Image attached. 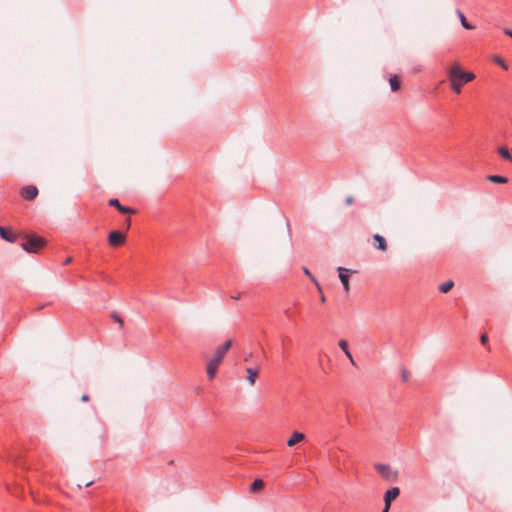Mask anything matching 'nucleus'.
Returning a JSON list of instances; mask_svg holds the SVG:
<instances>
[{
  "label": "nucleus",
  "mask_w": 512,
  "mask_h": 512,
  "mask_svg": "<svg viewBox=\"0 0 512 512\" xmlns=\"http://www.w3.org/2000/svg\"><path fill=\"white\" fill-rule=\"evenodd\" d=\"M488 180L493 183L504 184L507 183L508 179L500 175H489Z\"/></svg>",
  "instance_id": "dca6fc26"
},
{
  "label": "nucleus",
  "mask_w": 512,
  "mask_h": 512,
  "mask_svg": "<svg viewBox=\"0 0 512 512\" xmlns=\"http://www.w3.org/2000/svg\"><path fill=\"white\" fill-rule=\"evenodd\" d=\"M111 318L119 324L120 328L124 327V319L121 318L118 313H116V312L111 313Z\"/></svg>",
  "instance_id": "412c9836"
},
{
  "label": "nucleus",
  "mask_w": 512,
  "mask_h": 512,
  "mask_svg": "<svg viewBox=\"0 0 512 512\" xmlns=\"http://www.w3.org/2000/svg\"><path fill=\"white\" fill-rule=\"evenodd\" d=\"M246 372L248 374L247 376V381L248 383L253 386L256 382V379L258 377V374H259V369L258 368H247L246 369Z\"/></svg>",
  "instance_id": "f8f14e48"
},
{
  "label": "nucleus",
  "mask_w": 512,
  "mask_h": 512,
  "mask_svg": "<svg viewBox=\"0 0 512 512\" xmlns=\"http://www.w3.org/2000/svg\"><path fill=\"white\" fill-rule=\"evenodd\" d=\"M338 345H339L340 349L344 352L346 357L349 359L351 364L355 365L354 358H353V356H352V354H351V352L349 351V348H348L347 340H345V339L339 340Z\"/></svg>",
  "instance_id": "1a4fd4ad"
},
{
  "label": "nucleus",
  "mask_w": 512,
  "mask_h": 512,
  "mask_svg": "<svg viewBox=\"0 0 512 512\" xmlns=\"http://www.w3.org/2000/svg\"><path fill=\"white\" fill-rule=\"evenodd\" d=\"M71 262H72V258H71V257H68V258H66V259L64 260L63 264H64V265H68V264H70Z\"/></svg>",
  "instance_id": "a878e982"
},
{
  "label": "nucleus",
  "mask_w": 512,
  "mask_h": 512,
  "mask_svg": "<svg viewBox=\"0 0 512 512\" xmlns=\"http://www.w3.org/2000/svg\"><path fill=\"white\" fill-rule=\"evenodd\" d=\"M129 213H130V215H131V214H134V213H135V210H133L132 208H130Z\"/></svg>",
  "instance_id": "473e14b6"
},
{
  "label": "nucleus",
  "mask_w": 512,
  "mask_h": 512,
  "mask_svg": "<svg viewBox=\"0 0 512 512\" xmlns=\"http://www.w3.org/2000/svg\"><path fill=\"white\" fill-rule=\"evenodd\" d=\"M389 508H390V507H387V505H385V507H384V509H383V511H382V512H388V511H389Z\"/></svg>",
  "instance_id": "2f4dec72"
},
{
  "label": "nucleus",
  "mask_w": 512,
  "mask_h": 512,
  "mask_svg": "<svg viewBox=\"0 0 512 512\" xmlns=\"http://www.w3.org/2000/svg\"><path fill=\"white\" fill-rule=\"evenodd\" d=\"M498 153L503 159L512 162V155L506 147H500Z\"/></svg>",
  "instance_id": "f3484780"
},
{
  "label": "nucleus",
  "mask_w": 512,
  "mask_h": 512,
  "mask_svg": "<svg viewBox=\"0 0 512 512\" xmlns=\"http://www.w3.org/2000/svg\"><path fill=\"white\" fill-rule=\"evenodd\" d=\"M457 16L459 17V20L461 22V25L464 29L466 30H473L475 28V26H473L472 24H470L467 20H466V17L464 15V13L461 11V10H457Z\"/></svg>",
  "instance_id": "ddd939ff"
},
{
  "label": "nucleus",
  "mask_w": 512,
  "mask_h": 512,
  "mask_svg": "<svg viewBox=\"0 0 512 512\" xmlns=\"http://www.w3.org/2000/svg\"><path fill=\"white\" fill-rule=\"evenodd\" d=\"M109 205L116 207L123 214H128V206L121 205L118 199H110Z\"/></svg>",
  "instance_id": "2eb2a0df"
},
{
  "label": "nucleus",
  "mask_w": 512,
  "mask_h": 512,
  "mask_svg": "<svg viewBox=\"0 0 512 512\" xmlns=\"http://www.w3.org/2000/svg\"><path fill=\"white\" fill-rule=\"evenodd\" d=\"M373 239L375 240V242H377V245H376V248L381 250V251H386L387 250V243H386V240L383 236L379 235V234H375L373 236Z\"/></svg>",
  "instance_id": "4468645a"
},
{
  "label": "nucleus",
  "mask_w": 512,
  "mask_h": 512,
  "mask_svg": "<svg viewBox=\"0 0 512 512\" xmlns=\"http://www.w3.org/2000/svg\"><path fill=\"white\" fill-rule=\"evenodd\" d=\"M304 438H305V435L303 433L295 431V432H293L291 437L288 439L287 445L289 447H292L295 444H297V443L301 442L302 440H304Z\"/></svg>",
  "instance_id": "9d476101"
},
{
  "label": "nucleus",
  "mask_w": 512,
  "mask_h": 512,
  "mask_svg": "<svg viewBox=\"0 0 512 512\" xmlns=\"http://www.w3.org/2000/svg\"><path fill=\"white\" fill-rule=\"evenodd\" d=\"M264 486V482L263 480L261 479H256L252 482L251 486H250V490L252 492H256L258 490H260L262 487Z\"/></svg>",
  "instance_id": "6ab92c4d"
},
{
  "label": "nucleus",
  "mask_w": 512,
  "mask_h": 512,
  "mask_svg": "<svg viewBox=\"0 0 512 512\" xmlns=\"http://www.w3.org/2000/svg\"><path fill=\"white\" fill-rule=\"evenodd\" d=\"M480 342L483 344V345H486L487 342H488V336L486 333L482 334L481 337H480Z\"/></svg>",
  "instance_id": "5701e85b"
},
{
  "label": "nucleus",
  "mask_w": 512,
  "mask_h": 512,
  "mask_svg": "<svg viewBox=\"0 0 512 512\" xmlns=\"http://www.w3.org/2000/svg\"><path fill=\"white\" fill-rule=\"evenodd\" d=\"M399 494H400V490L398 487H393V488L387 490L384 495L385 505H387V507H390L391 502L394 499H396L399 496Z\"/></svg>",
  "instance_id": "6e6552de"
},
{
  "label": "nucleus",
  "mask_w": 512,
  "mask_h": 512,
  "mask_svg": "<svg viewBox=\"0 0 512 512\" xmlns=\"http://www.w3.org/2000/svg\"><path fill=\"white\" fill-rule=\"evenodd\" d=\"M447 78L452 91L456 94L462 92L463 86L476 78L471 71H465L458 63H454L447 70Z\"/></svg>",
  "instance_id": "f257e3e1"
},
{
  "label": "nucleus",
  "mask_w": 512,
  "mask_h": 512,
  "mask_svg": "<svg viewBox=\"0 0 512 512\" xmlns=\"http://www.w3.org/2000/svg\"><path fill=\"white\" fill-rule=\"evenodd\" d=\"M375 469L385 480L392 481L397 477V472L392 471L389 465L379 463L375 465Z\"/></svg>",
  "instance_id": "20e7f679"
},
{
  "label": "nucleus",
  "mask_w": 512,
  "mask_h": 512,
  "mask_svg": "<svg viewBox=\"0 0 512 512\" xmlns=\"http://www.w3.org/2000/svg\"><path fill=\"white\" fill-rule=\"evenodd\" d=\"M325 300H326L325 296H324V295H322V296H321V301H322V302H325Z\"/></svg>",
  "instance_id": "72a5a7b5"
},
{
  "label": "nucleus",
  "mask_w": 512,
  "mask_h": 512,
  "mask_svg": "<svg viewBox=\"0 0 512 512\" xmlns=\"http://www.w3.org/2000/svg\"><path fill=\"white\" fill-rule=\"evenodd\" d=\"M345 202H346V204H347V205H351V204H353L354 199H353V197L348 196V197L346 198Z\"/></svg>",
  "instance_id": "393cba45"
},
{
  "label": "nucleus",
  "mask_w": 512,
  "mask_h": 512,
  "mask_svg": "<svg viewBox=\"0 0 512 512\" xmlns=\"http://www.w3.org/2000/svg\"><path fill=\"white\" fill-rule=\"evenodd\" d=\"M303 272H304L307 276H309V277H310V279H311V280L316 284V286H317L318 290H319V291H321V287H320L319 283H318V282L316 281V279H315V278L310 274V271H309L306 267H304V268H303Z\"/></svg>",
  "instance_id": "4be33fe9"
},
{
  "label": "nucleus",
  "mask_w": 512,
  "mask_h": 512,
  "mask_svg": "<svg viewBox=\"0 0 512 512\" xmlns=\"http://www.w3.org/2000/svg\"><path fill=\"white\" fill-rule=\"evenodd\" d=\"M338 272H339V278L343 285V288H344L345 292L348 293L350 290V286H349L350 270L343 268V267H338Z\"/></svg>",
  "instance_id": "0eeeda50"
},
{
  "label": "nucleus",
  "mask_w": 512,
  "mask_h": 512,
  "mask_svg": "<svg viewBox=\"0 0 512 512\" xmlns=\"http://www.w3.org/2000/svg\"><path fill=\"white\" fill-rule=\"evenodd\" d=\"M81 400H82L83 402H87V401H89V396H88V395H86V394H84V395L82 396Z\"/></svg>",
  "instance_id": "c85d7f7f"
},
{
  "label": "nucleus",
  "mask_w": 512,
  "mask_h": 512,
  "mask_svg": "<svg viewBox=\"0 0 512 512\" xmlns=\"http://www.w3.org/2000/svg\"><path fill=\"white\" fill-rule=\"evenodd\" d=\"M37 195H38V189L36 186L28 185L21 189V196L27 201H31V200L35 199L37 197Z\"/></svg>",
  "instance_id": "423d86ee"
},
{
  "label": "nucleus",
  "mask_w": 512,
  "mask_h": 512,
  "mask_svg": "<svg viewBox=\"0 0 512 512\" xmlns=\"http://www.w3.org/2000/svg\"><path fill=\"white\" fill-rule=\"evenodd\" d=\"M240 297H241V294H240V293H238V294H236V295H232V296H231V299H233V300H238V299H240Z\"/></svg>",
  "instance_id": "cd10ccee"
},
{
  "label": "nucleus",
  "mask_w": 512,
  "mask_h": 512,
  "mask_svg": "<svg viewBox=\"0 0 512 512\" xmlns=\"http://www.w3.org/2000/svg\"><path fill=\"white\" fill-rule=\"evenodd\" d=\"M0 236L9 242H14L16 237L13 234L12 230L8 227H0Z\"/></svg>",
  "instance_id": "9b49d317"
},
{
  "label": "nucleus",
  "mask_w": 512,
  "mask_h": 512,
  "mask_svg": "<svg viewBox=\"0 0 512 512\" xmlns=\"http://www.w3.org/2000/svg\"><path fill=\"white\" fill-rule=\"evenodd\" d=\"M499 63L505 68L507 69V67L504 65L503 61H499Z\"/></svg>",
  "instance_id": "f704fd0d"
},
{
  "label": "nucleus",
  "mask_w": 512,
  "mask_h": 512,
  "mask_svg": "<svg viewBox=\"0 0 512 512\" xmlns=\"http://www.w3.org/2000/svg\"><path fill=\"white\" fill-rule=\"evenodd\" d=\"M251 357H252V353H249L248 355H246V356L244 357V361H245V362H248V361L251 359Z\"/></svg>",
  "instance_id": "c756f323"
},
{
  "label": "nucleus",
  "mask_w": 512,
  "mask_h": 512,
  "mask_svg": "<svg viewBox=\"0 0 512 512\" xmlns=\"http://www.w3.org/2000/svg\"><path fill=\"white\" fill-rule=\"evenodd\" d=\"M21 246L29 253H37L45 246V240L40 236L31 235L27 237Z\"/></svg>",
  "instance_id": "7ed1b4c3"
},
{
  "label": "nucleus",
  "mask_w": 512,
  "mask_h": 512,
  "mask_svg": "<svg viewBox=\"0 0 512 512\" xmlns=\"http://www.w3.org/2000/svg\"><path fill=\"white\" fill-rule=\"evenodd\" d=\"M126 237L119 231H112L108 236L109 245L119 247L125 243Z\"/></svg>",
  "instance_id": "39448f33"
},
{
  "label": "nucleus",
  "mask_w": 512,
  "mask_h": 512,
  "mask_svg": "<svg viewBox=\"0 0 512 512\" xmlns=\"http://www.w3.org/2000/svg\"><path fill=\"white\" fill-rule=\"evenodd\" d=\"M231 346L232 340H227L222 346L216 348L213 357L208 361L206 366V372L209 379H213L216 376L218 368Z\"/></svg>",
  "instance_id": "f03ea898"
},
{
  "label": "nucleus",
  "mask_w": 512,
  "mask_h": 512,
  "mask_svg": "<svg viewBox=\"0 0 512 512\" xmlns=\"http://www.w3.org/2000/svg\"><path fill=\"white\" fill-rule=\"evenodd\" d=\"M389 82L392 91H397L400 88V81L396 75L391 76Z\"/></svg>",
  "instance_id": "a211bd4d"
},
{
  "label": "nucleus",
  "mask_w": 512,
  "mask_h": 512,
  "mask_svg": "<svg viewBox=\"0 0 512 512\" xmlns=\"http://www.w3.org/2000/svg\"><path fill=\"white\" fill-rule=\"evenodd\" d=\"M504 33H505L507 36H509V37H511V38H512V30H510V29H505V30H504Z\"/></svg>",
  "instance_id": "bb28decb"
},
{
  "label": "nucleus",
  "mask_w": 512,
  "mask_h": 512,
  "mask_svg": "<svg viewBox=\"0 0 512 512\" xmlns=\"http://www.w3.org/2000/svg\"><path fill=\"white\" fill-rule=\"evenodd\" d=\"M409 376H410L409 372L407 370L403 369L402 370V379L404 381H407L409 379Z\"/></svg>",
  "instance_id": "b1692460"
},
{
  "label": "nucleus",
  "mask_w": 512,
  "mask_h": 512,
  "mask_svg": "<svg viewBox=\"0 0 512 512\" xmlns=\"http://www.w3.org/2000/svg\"><path fill=\"white\" fill-rule=\"evenodd\" d=\"M92 483H93V481L86 482V483L84 484V486H85V487H88V486H90Z\"/></svg>",
  "instance_id": "7c9ffc66"
},
{
  "label": "nucleus",
  "mask_w": 512,
  "mask_h": 512,
  "mask_svg": "<svg viewBox=\"0 0 512 512\" xmlns=\"http://www.w3.org/2000/svg\"><path fill=\"white\" fill-rule=\"evenodd\" d=\"M454 286V283L453 281H446L444 283H442L440 286H439V290L442 292V293H447L449 292L452 287Z\"/></svg>",
  "instance_id": "aec40b11"
}]
</instances>
